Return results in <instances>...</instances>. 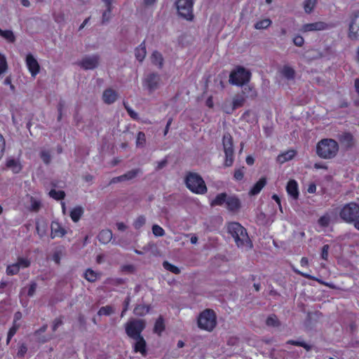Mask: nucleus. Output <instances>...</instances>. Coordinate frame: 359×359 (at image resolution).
I'll return each instance as SVG.
<instances>
[{"label":"nucleus","instance_id":"63","mask_svg":"<svg viewBox=\"0 0 359 359\" xmlns=\"http://www.w3.org/2000/svg\"><path fill=\"white\" fill-rule=\"evenodd\" d=\"M125 107L128 111V113L129 114V115L133 118H137V114L136 112H135L131 108H130L129 107H127L125 105Z\"/></svg>","mask_w":359,"mask_h":359},{"label":"nucleus","instance_id":"34","mask_svg":"<svg viewBox=\"0 0 359 359\" xmlns=\"http://www.w3.org/2000/svg\"><path fill=\"white\" fill-rule=\"evenodd\" d=\"M135 144L137 148H142L145 146L146 136L143 132L140 131L137 134Z\"/></svg>","mask_w":359,"mask_h":359},{"label":"nucleus","instance_id":"1","mask_svg":"<svg viewBox=\"0 0 359 359\" xmlns=\"http://www.w3.org/2000/svg\"><path fill=\"white\" fill-rule=\"evenodd\" d=\"M228 232L233 238L238 248L248 250L252 248V243L250 239L246 229L238 222L229 223L227 227Z\"/></svg>","mask_w":359,"mask_h":359},{"label":"nucleus","instance_id":"29","mask_svg":"<svg viewBox=\"0 0 359 359\" xmlns=\"http://www.w3.org/2000/svg\"><path fill=\"white\" fill-rule=\"evenodd\" d=\"M241 95L245 96V98H255L257 96L256 90L250 86H244Z\"/></svg>","mask_w":359,"mask_h":359},{"label":"nucleus","instance_id":"58","mask_svg":"<svg viewBox=\"0 0 359 359\" xmlns=\"http://www.w3.org/2000/svg\"><path fill=\"white\" fill-rule=\"evenodd\" d=\"M330 249L329 245H324L322 248L321 257L322 259L327 260L328 257V250Z\"/></svg>","mask_w":359,"mask_h":359},{"label":"nucleus","instance_id":"26","mask_svg":"<svg viewBox=\"0 0 359 359\" xmlns=\"http://www.w3.org/2000/svg\"><path fill=\"white\" fill-rule=\"evenodd\" d=\"M151 62L157 66L159 69H161L163 66V57L161 53L158 51H154L151 56Z\"/></svg>","mask_w":359,"mask_h":359},{"label":"nucleus","instance_id":"19","mask_svg":"<svg viewBox=\"0 0 359 359\" xmlns=\"http://www.w3.org/2000/svg\"><path fill=\"white\" fill-rule=\"evenodd\" d=\"M6 166L13 173H19L22 170V165L19 159L9 157L6 161Z\"/></svg>","mask_w":359,"mask_h":359},{"label":"nucleus","instance_id":"13","mask_svg":"<svg viewBox=\"0 0 359 359\" xmlns=\"http://www.w3.org/2000/svg\"><path fill=\"white\" fill-rule=\"evenodd\" d=\"M348 36L351 40L359 39V11H355L351 15Z\"/></svg>","mask_w":359,"mask_h":359},{"label":"nucleus","instance_id":"27","mask_svg":"<svg viewBox=\"0 0 359 359\" xmlns=\"http://www.w3.org/2000/svg\"><path fill=\"white\" fill-rule=\"evenodd\" d=\"M296 154V151L294 150H288L280 155L277 157V161L280 163H284L285 162L291 160Z\"/></svg>","mask_w":359,"mask_h":359},{"label":"nucleus","instance_id":"49","mask_svg":"<svg viewBox=\"0 0 359 359\" xmlns=\"http://www.w3.org/2000/svg\"><path fill=\"white\" fill-rule=\"evenodd\" d=\"M0 35L5 38L10 42H13L15 41V36L12 31L6 30L3 31L0 29Z\"/></svg>","mask_w":359,"mask_h":359},{"label":"nucleus","instance_id":"11","mask_svg":"<svg viewBox=\"0 0 359 359\" xmlns=\"http://www.w3.org/2000/svg\"><path fill=\"white\" fill-rule=\"evenodd\" d=\"M245 101V96L237 94L233 96L232 101L226 100L222 105V109L226 114H231L236 109L241 107Z\"/></svg>","mask_w":359,"mask_h":359},{"label":"nucleus","instance_id":"32","mask_svg":"<svg viewBox=\"0 0 359 359\" xmlns=\"http://www.w3.org/2000/svg\"><path fill=\"white\" fill-rule=\"evenodd\" d=\"M37 288V283L36 282H32L27 287H23L21 290V293L25 292L27 291V294L28 297H33L36 292Z\"/></svg>","mask_w":359,"mask_h":359},{"label":"nucleus","instance_id":"25","mask_svg":"<svg viewBox=\"0 0 359 359\" xmlns=\"http://www.w3.org/2000/svg\"><path fill=\"white\" fill-rule=\"evenodd\" d=\"M135 55L136 59L138 61L142 62L144 60L147 55L146 46L144 42H142L138 47L135 48Z\"/></svg>","mask_w":359,"mask_h":359},{"label":"nucleus","instance_id":"41","mask_svg":"<svg viewBox=\"0 0 359 359\" xmlns=\"http://www.w3.org/2000/svg\"><path fill=\"white\" fill-rule=\"evenodd\" d=\"M146 223V217L144 215L138 216L133 222V226L135 229H140Z\"/></svg>","mask_w":359,"mask_h":359},{"label":"nucleus","instance_id":"12","mask_svg":"<svg viewBox=\"0 0 359 359\" xmlns=\"http://www.w3.org/2000/svg\"><path fill=\"white\" fill-rule=\"evenodd\" d=\"M100 61V57L97 54L85 55L78 62V65L84 70H93L96 69Z\"/></svg>","mask_w":359,"mask_h":359},{"label":"nucleus","instance_id":"39","mask_svg":"<svg viewBox=\"0 0 359 359\" xmlns=\"http://www.w3.org/2000/svg\"><path fill=\"white\" fill-rule=\"evenodd\" d=\"M340 140L346 147L352 145L353 137L350 133H344L341 135Z\"/></svg>","mask_w":359,"mask_h":359},{"label":"nucleus","instance_id":"15","mask_svg":"<svg viewBox=\"0 0 359 359\" xmlns=\"http://www.w3.org/2000/svg\"><path fill=\"white\" fill-rule=\"evenodd\" d=\"M329 27L330 26L324 22H316L304 25L300 31L302 32L323 31L329 29Z\"/></svg>","mask_w":359,"mask_h":359},{"label":"nucleus","instance_id":"59","mask_svg":"<svg viewBox=\"0 0 359 359\" xmlns=\"http://www.w3.org/2000/svg\"><path fill=\"white\" fill-rule=\"evenodd\" d=\"M5 149V140L4 137L0 134V159L2 158L4 155V151Z\"/></svg>","mask_w":359,"mask_h":359},{"label":"nucleus","instance_id":"28","mask_svg":"<svg viewBox=\"0 0 359 359\" xmlns=\"http://www.w3.org/2000/svg\"><path fill=\"white\" fill-rule=\"evenodd\" d=\"M282 75L287 80H292L295 76V71L289 66H284L281 70Z\"/></svg>","mask_w":359,"mask_h":359},{"label":"nucleus","instance_id":"46","mask_svg":"<svg viewBox=\"0 0 359 359\" xmlns=\"http://www.w3.org/2000/svg\"><path fill=\"white\" fill-rule=\"evenodd\" d=\"M152 233L156 237H161L165 235L164 229L158 224H154L152 226Z\"/></svg>","mask_w":359,"mask_h":359},{"label":"nucleus","instance_id":"10","mask_svg":"<svg viewBox=\"0 0 359 359\" xmlns=\"http://www.w3.org/2000/svg\"><path fill=\"white\" fill-rule=\"evenodd\" d=\"M142 85L151 94L161 87V76L157 73H149L143 79Z\"/></svg>","mask_w":359,"mask_h":359},{"label":"nucleus","instance_id":"52","mask_svg":"<svg viewBox=\"0 0 359 359\" xmlns=\"http://www.w3.org/2000/svg\"><path fill=\"white\" fill-rule=\"evenodd\" d=\"M330 217L326 214L320 217L318 221V224L323 227H327L330 224Z\"/></svg>","mask_w":359,"mask_h":359},{"label":"nucleus","instance_id":"4","mask_svg":"<svg viewBox=\"0 0 359 359\" xmlns=\"http://www.w3.org/2000/svg\"><path fill=\"white\" fill-rule=\"evenodd\" d=\"M217 317L212 309L202 311L198 318V325L201 330L211 332L216 327Z\"/></svg>","mask_w":359,"mask_h":359},{"label":"nucleus","instance_id":"22","mask_svg":"<svg viewBox=\"0 0 359 359\" xmlns=\"http://www.w3.org/2000/svg\"><path fill=\"white\" fill-rule=\"evenodd\" d=\"M113 237L112 231L109 229L102 230L97 236L99 241L102 244L109 243Z\"/></svg>","mask_w":359,"mask_h":359},{"label":"nucleus","instance_id":"47","mask_svg":"<svg viewBox=\"0 0 359 359\" xmlns=\"http://www.w3.org/2000/svg\"><path fill=\"white\" fill-rule=\"evenodd\" d=\"M317 0H305L304 1V10L306 13H311L314 8Z\"/></svg>","mask_w":359,"mask_h":359},{"label":"nucleus","instance_id":"38","mask_svg":"<svg viewBox=\"0 0 359 359\" xmlns=\"http://www.w3.org/2000/svg\"><path fill=\"white\" fill-rule=\"evenodd\" d=\"M142 250L144 252H150L153 255H156L158 252L156 245L154 242H149L146 244L142 248Z\"/></svg>","mask_w":359,"mask_h":359},{"label":"nucleus","instance_id":"55","mask_svg":"<svg viewBox=\"0 0 359 359\" xmlns=\"http://www.w3.org/2000/svg\"><path fill=\"white\" fill-rule=\"evenodd\" d=\"M293 43L298 47H302L304 43V38L300 35H297L293 39Z\"/></svg>","mask_w":359,"mask_h":359},{"label":"nucleus","instance_id":"37","mask_svg":"<svg viewBox=\"0 0 359 359\" xmlns=\"http://www.w3.org/2000/svg\"><path fill=\"white\" fill-rule=\"evenodd\" d=\"M84 277L88 281L93 283L97 279L98 273H97L92 269H88L84 273Z\"/></svg>","mask_w":359,"mask_h":359},{"label":"nucleus","instance_id":"18","mask_svg":"<svg viewBox=\"0 0 359 359\" xmlns=\"http://www.w3.org/2000/svg\"><path fill=\"white\" fill-rule=\"evenodd\" d=\"M51 233L50 237L52 238L63 237L67 231L62 225L57 221H53L50 225Z\"/></svg>","mask_w":359,"mask_h":359},{"label":"nucleus","instance_id":"8","mask_svg":"<svg viewBox=\"0 0 359 359\" xmlns=\"http://www.w3.org/2000/svg\"><path fill=\"white\" fill-rule=\"evenodd\" d=\"M250 76L249 71L239 67L230 74L229 82L233 85L242 86L250 81Z\"/></svg>","mask_w":359,"mask_h":359},{"label":"nucleus","instance_id":"6","mask_svg":"<svg viewBox=\"0 0 359 359\" xmlns=\"http://www.w3.org/2000/svg\"><path fill=\"white\" fill-rule=\"evenodd\" d=\"M146 327V322L142 319L132 318L125 324L126 333L130 339L142 336V332Z\"/></svg>","mask_w":359,"mask_h":359},{"label":"nucleus","instance_id":"42","mask_svg":"<svg viewBox=\"0 0 359 359\" xmlns=\"http://www.w3.org/2000/svg\"><path fill=\"white\" fill-rule=\"evenodd\" d=\"M114 313V309L111 306H102L97 312L99 316H109Z\"/></svg>","mask_w":359,"mask_h":359},{"label":"nucleus","instance_id":"9","mask_svg":"<svg viewBox=\"0 0 359 359\" xmlns=\"http://www.w3.org/2000/svg\"><path fill=\"white\" fill-rule=\"evenodd\" d=\"M193 5V0H177L176 6L178 14L187 20H191L194 18Z\"/></svg>","mask_w":359,"mask_h":359},{"label":"nucleus","instance_id":"23","mask_svg":"<svg viewBox=\"0 0 359 359\" xmlns=\"http://www.w3.org/2000/svg\"><path fill=\"white\" fill-rule=\"evenodd\" d=\"M266 184V179L265 177H262L252 187L250 191H249V194L250 196L257 195L262 189Z\"/></svg>","mask_w":359,"mask_h":359},{"label":"nucleus","instance_id":"48","mask_svg":"<svg viewBox=\"0 0 359 359\" xmlns=\"http://www.w3.org/2000/svg\"><path fill=\"white\" fill-rule=\"evenodd\" d=\"M266 323L268 326L278 327L280 325L278 318L275 315L269 316L266 319Z\"/></svg>","mask_w":359,"mask_h":359},{"label":"nucleus","instance_id":"64","mask_svg":"<svg viewBox=\"0 0 359 359\" xmlns=\"http://www.w3.org/2000/svg\"><path fill=\"white\" fill-rule=\"evenodd\" d=\"M18 326L13 325L9 330L8 334L9 335L10 337H13L15 335V334L16 333V332L18 330Z\"/></svg>","mask_w":359,"mask_h":359},{"label":"nucleus","instance_id":"30","mask_svg":"<svg viewBox=\"0 0 359 359\" xmlns=\"http://www.w3.org/2000/svg\"><path fill=\"white\" fill-rule=\"evenodd\" d=\"M227 197L228 196L225 193L219 194L215 197L214 200L212 201L210 205L212 206L222 205L224 203H226Z\"/></svg>","mask_w":359,"mask_h":359},{"label":"nucleus","instance_id":"35","mask_svg":"<svg viewBox=\"0 0 359 359\" xmlns=\"http://www.w3.org/2000/svg\"><path fill=\"white\" fill-rule=\"evenodd\" d=\"M8 66L6 58L4 55L0 53V77H1L8 70Z\"/></svg>","mask_w":359,"mask_h":359},{"label":"nucleus","instance_id":"56","mask_svg":"<svg viewBox=\"0 0 359 359\" xmlns=\"http://www.w3.org/2000/svg\"><path fill=\"white\" fill-rule=\"evenodd\" d=\"M121 271L126 273H134L135 271V267L133 264H126L121 266Z\"/></svg>","mask_w":359,"mask_h":359},{"label":"nucleus","instance_id":"3","mask_svg":"<svg viewBox=\"0 0 359 359\" xmlns=\"http://www.w3.org/2000/svg\"><path fill=\"white\" fill-rule=\"evenodd\" d=\"M187 188L196 194H204L207 192V187L203 178L197 173L190 172L185 179Z\"/></svg>","mask_w":359,"mask_h":359},{"label":"nucleus","instance_id":"45","mask_svg":"<svg viewBox=\"0 0 359 359\" xmlns=\"http://www.w3.org/2000/svg\"><path fill=\"white\" fill-rule=\"evenodd\" d=\"M16 264L19 266V269H20L29 267L31 262L27 258L18 257Z\"/></svg>","mask_w":359,"mask_h":359},{"label":"nucleus","instance_id":"33","mask_svg":"<svg viewBox=\"0 0 359 359\" xmlns=\"http://www.w3.org/2000/svg\"><path fill=\"white\" fill-rule=\"evenodd\" d=\"M149 311V306L140 304L134 309V313L136 316H142L148 313Z\"/></svg>","mask_w":359,"mask_h":359},{"label":"nucleus","instance_id":"21","mask_svg":"<svg viewBox=\"0 0 359 359\" xmlns=\"http://www.w3.org/2000/svg\"><path fill=\"white\" fill-rule=\"evenodd\" d=\"M286 190L287 194L294 199H297L299 196L298 184L294 180H291L287 182Z\"/></svg>","mask_w":359,"mask_h":359},{"label":"nucleus","instance_id":"24","mask_svg":"<svg viewBox=\"0 0 359 359\" xmlns=\"http://www.w3.org/2000/svg\"><path fill=\"white\" fill-rule=\"evenodd\" d=\"M226 208L231 211L237 210L240 207V201L235 196H228L226 202Z\"/></svg>","mask_w":359,"mask_h":359},{"label":"nucleus","instance_id":"60","mask_svg":"<svg viewBox=\"0 0 359 359\" xmlns=\"http://www.w3.org/2000/svg\"><path fill=\"white\" fill-rule=\"evenodd\" d=\"M244 176V172L243 169H238L235 171L234 177L237 180H241Z\"/></svg>","mask_w":359,"mask_h":359},{"label":"nucleus","instance_id":"50","mask_svg":"<svg viewBox=\"0 0 359 359\" xmlns=\"http://www.w3.org/2000/svg\"><path fill=\"white\" fill-rule=\"evenodd\" d=\"M163 330H164L163 320L161 317H159L155 323L154 332L160 334L161 332L163 331Z\"/></svg>","mask_w":359,"mask_h":359},{"label":"nucleus","instance_id":"61","mask_svg":"<svg viewBox=\"0 0 359 359\" xmlns=\"http://www.w3.org/2000/svg\"><path fill=\"white\" fill-rule=\"evenodd\" d=\"M62 324V321L60 318H56L53 323V330L56 331L57 327Z\"/></svg>","mask_w":359,"mask_h":359},{"label":"nucleus","instance_id":"44","mask_svg":"<svg viewBox=\"0 0 359 359\" xmlns=\"http://www.w3.org/2000/svg\"><path fill=\"white\" fill-rule=\"evenodd\" d=\"M20 271L19 266L16 263L10 264L6 268V273L8 276H13L18 273Z\"/></svg>","mask_w":359,"mask_h":359},{"label":"nucleus","instance_id":"2","mask_svg":"<svg viewBox=\"0 0 359 359\" xmlns=\"http://www.w3.org/2000/svg\"><path fill=\"white\" fill-rule=\"evenodd\" d=\"M338 151V143L332 139H323L316 146L317 155L324 159H330L334 157Z\"/></svg>","mask_w":359,"mask_h":359},{"label":"nucleus","instance_id":"51","mask_svg":"<svg viewBox=\"0 0 359 359\" xmlns=\"http://www.w3.org/2000/svg\"><path fill=\"white\" fill-rule=\"evenodd\" d=\"M40 156L46 164H49L51 161L50 152L48 150H42L40 153Z\"/></svg>","mask_w":359,"mask_h":359},{"label":"nucleus","instance_id":"62","mask_svg":"<svg viewBox=\"0 0 359 359\" xmlns=\"http://www.w3.org/2000/svg\"><path fill=\"white\" fill-rule=\"evenodd\" d=\"M294 272L297 273V274H299L301 275L302 276L306 278H308V279H310V280H314V277H313L312 276L306 273H303L297 269H294Z\"/></svg>","mask_w":359,"mask_h":359},{"label":"nucleus","instance_id":"20","mask_svg":"<svg viewBox=\"0 0 359 359\" xmlns=\"http://www.w3.org/2000/svg\"><path fill=\"white\" fill-rule=\"evenodd\" d=\"M117 93L111 88L106 89L102 94V100L104 103L110 104L114 103L117 99Z\"/></svg>","mask_w":359,"mask_h":359},{"label":"nucleus","instance_id":"53","mask_svg":"<svg viewBox=\"0 0 359 359\" xmlns=\"http://www.w3.org/2000/svg\"><path fill=\"white\" fill-rule=\"evenodd\" d=\"M287 344H292L294 346H298L304 348L306 351H310L311 349V346L307 344L304 341H294V340H289Z\"/></svg>","mask_w":359,"mask_h":359},{"label":"nucleus","instance_id":"36","mask_svg":"<svg viewBox=\"0 0 359 359\" xmlns=\"http://www.w3.org/2000/svg\"><path fill=\"white\" fill-rule=\"evenodd\" d=\"M271 23H272V21L270 19L266 18V19H264V20L257 22L255 25V28L256 29H266L271 25Z\"/></svg>","mask_w":359,"mask_h":359},{"label":"nucleus","instance_id":"43","mask_svg":"<svg viewBox=\"0 0 359 359\" xmlns=\"http://www.w3.org/2000/svg\"><path fill=\"white\" fill-rule=\"evenodd\" d=\"M49 195L50 197L55 200H61L65 198V193L63 191H56L55 189H52L50 191Z\"/></svg>","mask_w":359,"mask_h":359},{"label":"nucleus","instance_id":"5","mask_svg":"<svg viewBox=\"0 0 359 359\" xmlns=\"http://www.w3.org/2000/svg\"><path fill=\"white\" fill-rule=\"evenodd\" d=\"M339 214L344 222L353 223L359 219V205L353 202L347 203L341 208Z\"/></svg>","mask_w":359,"mask_h":359},{"label":"nucleus","instance_id":"17","mask_svg":"<svg viewBox=\"0 0 359 359\" xmlns=\"http://www.w3.org/2000/svg\"><path fill=\"white\" fill-rule=\"evenodd\" d=\"M26 65L33 77H35L40 71V66L37 60L32 54H28L26 57Z\"/></svg>","mask_w":359,"mask_h":359},{"label":"nucleus","instance_id":"54","mask_svg":"<svg viewBox=\"0 0 359 359\" xmlns=\"http://www.w3.org/2000/svg\"><path fill=\"white\" fill-rule=\"evenodd\" d=\"M112 8H107L102 14V23H105L111 18Z\"/></svg>","mask_w":359,"mask_h":359},{"label":"nucleus","instance_id":"57","mask_svg":"<svg viewBox=\"0 0 359 359\" xmlns=\"http://www.w3.org/2000/svg\"><path fill=\"white\" fill-rule=\"evenodd\" d=\"M27 351V348L25 344H21L19 347L18 351L17 353L18 357L22 358L25 356V353Z\"/></svg>","mask_w":359,"mask_h":359},{"label":"nucleus","instance_id":"14","mask_svg":"<svg viewBox=\"0 0 359 359\" xmlns=\"http://www.w3.org/2000/svg\"><path fill=\"white\" fill-rule=\"evenodd\" d=\"M134 342L133 343V348L135 353H140L142 355L145 356L147 353V343L143 336L135 337L132 339Z\"/></svg>","mask_w":359,"mask_h":359},{"label":"nucleus","instance_id":"31","mask_svg":"<svg viewBox=\"0 0 359 359\" xmlns=\"http://www.w3.org/2000/svg\"><path fill=\"white\" fill-rule=\"evenodd\" d=\"M83 213V210L81 207H76L70 212L71 219L74 222H77L80 219Z\"/></svg>","mask_w":359,"mask_h":359},{"label":"nucleus","instance_id":"40","mask_svg":"<svg viewBox=\"0 0 359 359\" xmlns=\"http://www.w3.org/2000/svg\"><path fill=\"white\" fill-rule=\"evenodd\" d=\"M163 266L167 271H169L175 274H179L180 273V269L177 266L169 263L167 261L163 262Z\"/></svg>","mask_w":359,"mask_h":359},{"label":"nucleus","instance_id":"16","mask_svg":"<svg viewBox=\"0 0 359 359\" xmlns=\"http://www.w3.org/2000/svg\"><path fill=\"white\" fill-rule=\"evenodd\" d=\"M140 172V169H133V170H129L122 175L113 177L111 180L109 184H116L118 182L131 180L135 178Z\"/></svg>","mask_w":359,"mask_h":359},{"label":"nucleus","instance_id":"7","mask_svg":"<svg viewBox=\"0 0 359 359\" xmlns=\"http://www.w3.org/2000/svg\"><path fill=\"white\" fill-rule=\"evenodd\" d=\"M223 149L225 154L224 165L231 166L233 162V142L232 136L226 133L222 137Z\"/></svg>","mask_w":359,"mask_h":359}]
</instances>
